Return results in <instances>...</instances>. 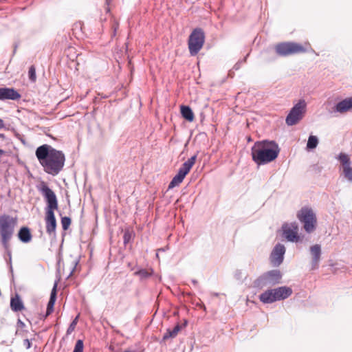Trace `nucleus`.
<instances>
[{
  "instance_id": "f257e3e1",
  "label": "nucleus",
  "mask_w": 352,
  "mask_h": 352,
  "mask_svg": "<svg viewBox=\"0 0 352 352\" xmlns=\"http://www.w3.org/2000/svg\"><path fill=\"white\" fill-rule=\"evenodd\" d=\"M35 155L43 168V170L51 175L56 176L63 170L65 156L63 151L56 150L48 144L38 146Z\"/></svg>"
},
{
  "instance_id": "f03ea898",
  "label": "nucleus",
  "mask_w": 352,
  "mask_h": 352,
  "mask_svg": "<svg viewBox=\"0 0 352 352\" xmlns=\"http://www.w3.org/2000/svg\"><path fill=\"white\" fill-rule=\"evenodd\" d=\"M38 190L44 197L47 204L45 219L46 223V232L49 235H55L56 220L54 214V210H57L58 207L56 195L44 182H41Z\"/></svg>"
},
{
  "instance_id": "7ed1b4c3",
  "label": "nucleus",
  "mask_w": 352,
  "mask_h": 352,
  "mask_svg": "<svg viewBox=\"0 0 352 352\" xmlns=\"http://www.w3.org/2000/svg\"><path fill=\"white\" fill-rule=\"evenodd\" d=\"M252 160L258 166L268 164L276 160L280 148L274 141L256 142L252 147Z\"/></svg>"
},
{
  "instance_id": "20e7f679",
  "label": "nucleus",
  "mask_w": 352,
  "mask_h": 352,
  "mask_svg": "<svg viewBox=\"0 0 352 352\" xmlns=\"http://www.w3.org/2000/svg\"><path fill=\"white\" fill-rule=\"evenodd\" d=\"M17 224V219L8 214L0 216V235L3 247L6 250L9 256L10 271L12 274L13 268L11 263V251L9 250V241L12 239L14 228Z\"/></svg>"
},
{
  "instance_id": "39448f33",
  "label": "nucleus",
  "mask_w": 352,
  "mask_h": 352,
  "mask_svg": "<svg viewBox=\"0 0 352 352\" xmlns=\"http://www.w3.org/2000/svg\"><path fill=\"white\" fill-rule=\"evenodd\" d=\"M283 274L279 270L267 271L258 276L254 282V288L262 289L265 287H271L281 283Z\"/></svg>"
},
{
  "instance_id": "423d86ee",
  "label": "nucleus",
  "mask_w": 352,
  "mask_h": 352,
  "mask_svg": "<svg viewBox=\"0 0 352 352\" xmlns=\"http://www.w3.org/2000/svg\"><path fill=\"white\" fill-rule=\"evenodd\" d=\"M205 42V33L200 28H195L188 38V49L191 56L197 55Z\"/></svg>"
},
{
  "instance_id": "0eeeda50",
  "label": "nucleus",
  "mask_w": 352,
  "mask_h": 352,
  "mask_svg": "<svg viewBox=\"0 0 352 352\" xmlns=\"http://www.w3.org/2000/svg\"><path fill=\"white\" fill-rule=\"evenodd\" d=\"M297 218L303 223V228L307 233H311L315 230L316 217L311 208H302L297 213Z\"/></svg>"
},
{
  "instance_id": "6e6552de",
  "label": "nucleus",
  "mask_w": 352,
  "mask_h": 352,
  "mask_svg": "<svg viewBox=\"0 0 352 352\" xmlns=\"http://www.w3.org/2000/svg\"><path fill=\"white\" fill-rule=\"evenodd\" d=\"M276 53L280 56H287L292 54L304 53L305 48L299 43L284 42L278 43L275 47Z\"/></svg>"
},
{
  "instance_id": "1a4fd4ad",
  "label": "nucleus",
  "mask_w": 352,
  "mask_h": 352,
  "mask_svg": "<svg viewBox=\"0 0 352 352\" xmlns=\"http://www.w3.org/2000/svg\"><path fill=\"white\" fill-rule=\"evenodd\" d=\"M306 108V102L304 100H300L290 110L286 117V124L288 126L296 124L303 116Z\"/></svg>"
},
{
  "instance_id": "9d476101",
  "label": "nucleus",
  "mask_w": 352,
  "mask_h": 352,
  "mask_svg": "<svg viewBox=\"0 0 352 352\" xmlns=\"http://www.w3.org/2000/svg\"><path fill=\"white\" fill-rule=\"evenodd\" d=\"M282 230L283 236L288 241L298 242L300 240L297 223H285L282 226Z\"/></svg>"
},
{
  "instance_id": "9b49d317",
  "label": "nucleus",
  "mask_w": 352,
  "mask_h": 352,
  "mask_svg": "<svg viewBox=\"0 0 352 352\" xmlns=\"http://www.w3.org/2000/svg\"><path fill=\"white\" fill-rule=\"evenodd\" d=\"M285 251V245L281 243H277L274 246L270 256V263L274 267H278L282 264Z\"/></svg>"
},
{
  "instance_id": "f8f14e48",
  "label": "nucleus",
  "mask_w": 352,
  "mask_h": 352,
  "mask_svg": "<svg viewBox=\"0 0 352 352\" xmlns=\"http://www.w3.org/2000/svg\"><path fill=\"white\" fill-rule=\"evenodd\" d=\"M21 97V94L14 88L0 87V101L18 100Z\"/></svg>"
},
{
  "instance_id": "ddd939ff",
  "label": "nucleus",
  "mask_w": 352,
  "mask_h": 352,
  "mask_svg": "<svg viewBox=\"0 0 352 352\" xmlns=\"http://www.w3.org/2000/svg\"><path fill=\"white\" fill-rule=\"evenodd\" d=\"M310 253L312 256L311 265V270H314L319 267V263L321 258V247L318 244L314 245L310 247Z\"/></svg>"
},
{
  "instance_id": "4468645a",
  "label": "nucleus",
  "mask_w": 352,
  "mask_h": 352,
  "mask_svg": "<svg viewBox=\"0 0 352 352\" xmlns=\"http://www.w3.org/2000/svg\"><path fill=\"white\" fill-rule=\"evenodd\" d=\"M352 109V96L346 98L338 102L333 107V111L338 113H344Z\"/></svg>"
},
{
  "instance_id": "2eb2a0df",
  "label": "nucleus",
  "mask_w": 352,
  "mask_h": 352,
  "mask_svg": "<svg viewBox=\"0 0 352 352\" xmlns=\"http://www.w3.org/2000/svg\"><path fill=\"white\" fill-rule=\"evenodd\" d=\"M273 291H274L276 301L285 300L292 294V289L287 286H282L273 289Z\"/></svg>"
},
{
  "instance_id": "dca6fc26",
  "label": "nucleus",
  "mask_w": 352,
  "mask_h": 352,
  "mask_svg": "<svg viewBox=\"0 0 352 352\" xmlns=\"http://www.w3.org/2000/svg\"><path fill=\"white\" fill-rule=\"evenodd\" d=\"M187 325V321L185 320L184 323L183 324H180L179 323H177L173 329H168L166 330V332L164 334L162 340H166L169 338H175L178 333L181 331V329L183 327H185Z\"/></svg>"
},
{
  "instance_id": "f3484780",
  "label": "nucleus",
  "mask_w": 352,
  "mask_h": 352,
  "mask_svg": "<svg viewBox=\"0 0 352 352\" xmlns=\"http://www.w3.org/2000/svg\"><path fill=\"white\" fill-rule=\"evenodd\" d=\"M196 160L197 155H192L182 165V166L178 170V173L186 177L190 170L192 166L195 164Z\"/></svg>"
},
{
  "instance_id": "a211bd4d",
  "label": "nucleus",
  "mask_w": 352,
  "mask_h": 352,
  "mask_svg": "<svg viewBox=\"0 0 352 352\" xmlns=\"http://www.w3.org/2000/svg\"><path fill=\"white\" fill-rule=\"evenodd\" d=\"M56 288L57 283L56 282L50 294V300L47 306L46 316L50 315L54 311V306L56 300Z\"/></svg>"
},
{
  "instance_id": "6ab92c4d",
  "label": "nucleus",
  "mask_w": 352,
  "mask_h": 352,
  "mask_svg": "<svg viewBox=\"0 0 352 352\" xmlns=\"http://www.w3.org/2000/svg\"><path fill=\"white\" fill-rule=\"evenodd\" d=\"M259 300L265 304H270L276 302V297L273 289H270L259 296Z\"/></svg>"
},
{
  "instance_id": "aec40b11",
  "label": "nucleus",
  "mask_w": 352,
  "mask_h": 352,
  "mask_svg": "<svg viewBox=\"0 0 352 352\" xmlns=\"http://www.w3.org/2000/svg\"><path fill=\"white\" fill-rule=\"evenodd\" d=\"M10 308L14 312L20 311L24 309L25 307L23 302L19 294H16L15 296L11 298Z\"/></svg>"
},
{
  "instance_id": "412c9836",
  "label": "nucleus",
  "mask_w": 352,
  "mask_h": 352,
  "mask_svg": "<svg viewBox=\"0 0 352 352\" xmlns=\"http://www.w3.org/2000/svg\"><path fill=\"white\" fill-rule=\"evenodd\" d=\"M18 237L23 243H29L32 239V234L28 227H22L19 232Z\"/></svg>"
},
{
  "instance_id": "4be33fe9",
  "label": "nucleus",
  "mask_w": 352,
  "mask_h": 352,
  "mask_svg": "<svg viewBox=\"0 0 352 352\" xmlns=\"http://www.w3.org/2000/svg\"><path fill=\"white\" fill-rule=\"evenodd\" d=\"M181 114L182 117L188 122H192L194 120V113L188 106H181Z\"/></svg>"
},
{
  "instance_id": "5701e85b",
  "label": "nucleus",
  "mask_w": 352,
  "mask_h": 352,
  "mask_svg": "<svg viewBox=\"0 0 352 352\" xmlns=\"http://www.w3.org/2000/svg\"><path fill=\"white\" fill-rule=\"evenodd\" d=\"M153 273V270L152 269H150L149 270L146 269H140L138 271H136L134 274L135 276H138L140 277V279L141 280H146L151 277Z\"/></svg>"
},
{
  "instance_id": "b1692460",
  "label": "nucleus",
  "mask_w": 352,
  "mask_h": 352,
  "mask_svg": "<svg viewBox=\"0 0 352 352\" xmlns=\"http://www.w3.org/2000/svg\"><path fill=\"white\" fill-rule=\"evenodd\" d=\"M184 178L185 177L184 175L177 172L169 183L168 188L171 189L179 186L183 182Z\"/></svg>"
},
{
  "instance_id": "393cba45",
  "label": "nucleus",
  "mask_w": 352,
  "mask_h": 352,
  "mask_svg": "<svg viewBox=\"0 0 352 352\" xmlns=\"http://www.w3.org/2000/svg\"><path fill=\"white\" fill-rule=\"evenodd\" d=\"M337 159L340 161V164L342 166V170L344 169V167H347L351 166V161L350 158L349 157L348 155L344 153H340Z\"/></svg>"
},
{
  "instance_id": "a878e982",
  "label": "nucleus",
  "mask_w": 352,
  "mask_h": 352,
  "mask_svg": "<svg viewBox=\"0 0 352 352\" xmlns=\"http://www.w3.org/2000/svg\"><path fill=\"white\" fill-rule=\"evenodd\" d=\"M318 144V139L315 135H310L308 138V141L307 143V149L312 150L317 147Z\"/></svg>"
},
{
  "instance_id": "bb28decb",
  "label": "nucleus",
  "mask_w": 352,
  "mask_h": 352,
  "mask_svg": "<svg viewBox=\"0 0 352 352\" xmlns=\"http://www.w3.org/2000/svg\"><path fill=\"white\" fill-rule=\"evenodd\" d=\"M344 177L350 182H352V168L350 166L344 167L342 170Z\"/></svg>"
},
{
  "instance_id": "cd10ccee",
  "label": "nucleus",
  "mask_w": 352,
  "mask_h": 352,
  "mask_svg": "<svg viewBox=\"0 0 352 352\" xmlns=\"http://www.w3.org/2000/svg\"><path fill=\"white\" fill-rule=\"evenodd\" d=\"M71 221V219L69 217H63L61 218V225L64 230H67L69 228Z\"/></svg>"
},
{
  "instance_id": "c85d7f7f",
  "label": "nucleus",
  "mask_w": 352,
  "mask_h": 352,
  "mask_svg": "<svg viewBox=\"0 0 352 352\" xmlns=\"http://www.w3.org/2000/svg\"><path fill=\"white\" fill-rule=\"evenodd\" d=\"M28 76H29V79H30V81H32V82H35L36 81V69H35L34 65H32L29 68Z\"/></svg>"
},
{
  "instance_id": "c756f323",
  "label": "nucleus",
  "mask_w": 352,
  "mask_h": 352,
  "mask_svg": "<svg viewBox=\"0 0 352 352\" xmlns=\"http://www.w3.org/2000/svg\"><path fill=\"white\" fill-rule=\"evenodd\" d=\"M83 341L82 340H78L76 342L73 352H83Z\"/></svg>"
},
{
  "instance_id": "7c9ffc66",
  "label": "nucleus",
  "mask_w": 352,
  "mask_h": 352,
  "mask_svg": "<svg viewBox=\"0 0 352 352\" xmlns=\"http://www.w3.org/2000/svg\"><path fill=\"white\" fill-rule=\"evenodd\" d=\"M78 318V317L76 316L75 318V319L70 323V324H69V327L67 328V335H69L70 333H72L74 331V329H75V327H76V326L77 324Z\"/></svg>"
},
{
  "instance_id": "2f4dec72",
  "label": "nucleus",
  "mask_w": 352,
  "mask_h": 352,
  "mask_svg": "<svg viewBox=\"0 0 352 352\" xmlns=\"http://www.w3.org/2000/svg\"><path fill=\"white\" fill-rule=\"evenodd\" d=\"M131 238L132 233L129 230L125 231L123 236L124 243L125 245L127 244L131 241Z\"/></svg>"
},
{
  "instance_id": "473e14b6",
  "label": "nucleus",
  "mask_w": 352,
  "mask_h": 352,
  "mask_svg": "<svg viewBox=\"0 0 352 352\" xmlns=\"http://www.w3.org/2000/svg\"><path fill=\"white\" fill-rule=\"evenodd\" d=\"M249 56V54H248L242 60H239L234 66H233V69L234 70H238L240 69L241 66V64L244 63L246 62V60H247V58L248 56Z\"/></svg>"
},
{
  "instance_id": "72a5a7b5",
  "label": "nucleus",
  "mask_w": 352,
  "mask_h": 352,
  "mask_svg": "<svg viewBox=\"0 0 352 352\" xmlns=\"http://www.w3.org/2000/svg\"><path fill=\"white\" fill-rule=\"evenodd\" d=\"M23 345L27 349H29L32 346V343L30 340L27 338L23 340Z\"/></svg>"
},
{
  "instance_id": "f704fd0d",
  "label": "nucleus",
  "mask_w": 352,
  "mask_h": 352,
  "mask_svg": "<svg viewBox=\"0 0 352 352\" xmlns=\"http://www.w3.org/2000/svg\"><path fill=\"white\" fill-rule=\"evenodd\" d=\"M242 272L241 270H236L234 274V277L236 279H241V278Z\"/></svg>"
},
{
  "instance_id": "c9c22d12",
  "label": "nucleus",
  "mask_w": 352,
  "mask_h": 352,
  "mask_svg": "<svg viewBox=\"0 0 352 352\" xmlns=\"http://www.w3.org/2000/svg\"><path fill=\"white\" fill-rule=\"evenodd\" d=\"M17 324H18V326H19L21 327H25V323L23 321H21L20 319L18 320Z\"/></svg>"
},
{
  "instance_id": "e433bc0d",
  "label": "nucleus",
  "mask_w": 352,
  "mask_h": 352,
  "mask_svg": "<svg viewBox=\"0 0 352 352\" xmlns=\"http://www.w3.org/2000/svg\"><path fill=\"white\" fill-rule=\"evenodd\" d=\"M5 127L4 122L2 119L0 118V129H3Z\"/></svg>"
},
{
  "instance_id": "4c0bfd02",
  "label": "nucleus",
  "mask_w": 352,
  "mask_h": 352,
  "mask_svg": "<svg viewBox=\"0 0 352 352\" xmlns=\"http://www.w3.org/2000/svg\"><path fill=\"white\" fill-rule=\"evenodd\" d=\"M192 283H193L194 285H197L198 284L197 280L195 279L192 280Z\"/></svg>"
},
{
  "instance_id": "58836bf2",
  "label": "nucleus",
  "mask_w": 352,
  "mask_h": 352,
  "mask_svg": "<svg viewBox=\"0 0 352 352\" xmlns=\"http://www.w3.org/2000/svg\"><path fill=\"white\" fill-rule=\"evenodd\" d=\"M0 138L4 140L5 139V135L3 134L0 133Z\"/></svg>"
},
{
  "instance_id": "ea45409f",
  "label": "nucleus",
  "mask_w": 352,
  "mask_h": 352,
  "mask_svg": "<svg viewBox=\"0 0 352 352\" xmlns=\"http://www.w3.org/2000/svg\"><path fill=\"white\" fill-rule=\"evenodd\" d=\"M124 352H135V351L126 350V351H125Z\"/></svg>"
},
{
  "instance_id": "a19ab883",
  "label": "nucleus",
  "mask_w": 352,
  "mask_h": 352,
  "mask_svg": "<svg viewBox=\"0 0 352 352\" xmlns=\"http://www.w3.org/2000/svg\"><path fill=\"white\" fill-rule=\"evenodd\" d=\"M74 268H75V266L74 267ZM73 270H74V269H73ZM73 271H74V270H72V272H70V274H69V276L72 274V273H73Z\"/></svg>"
}]
</instances>
